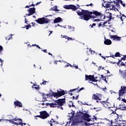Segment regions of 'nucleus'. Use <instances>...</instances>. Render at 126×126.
Segmentation results:
<instances>
[{
  "instance_id": "f257e3e1",
  "label": "nucleus",
  "mask_w": 126,
  "mask_h": 126,
  "mask_svg": "<svg viewBox=\"0 0 126 126\" xmlns=\"http://www.w3.org/2000/svg\"><path fill=\"white\" fill-rule=\"evenodd\" d=\"M76 12L78 15L81 16V18H80L81 19H83L86 21H88V20H90L91 18H96V16H100L101 18H103V19H105V17L103 14L97 11L90 12L87 10L80 9V10H78ZM93 14H94L95 16H92Z\"/></svg>"
},
{
  "instance_id": "f03ea898",
  "label": "nucleus",
  "mask_w": 126,
  "mask_h": 126,
  "mask_svg": "<svg viewBox=\"0 0 126 126\" xmlns=\"http://www.w3.org/2000/svg\"><path fill=\"white\" fill-rule=\"evenodd\" d=\"M80 115H83V119L87 122H91V121H93L94 119L96 120L95 116H93V118H89L90 117H91V116L87 113H83V112H80Z\"/></svg>"
},
{
  "instance_id": "7ed1b4c3",
  "label": "nucleus",
  "mask_w": 126,
  "mask_h": 126,
  "mask_svg": "<svg viewBox=\"0 0 126 126\" xmlns=\"http://www.w3.org/2000/svg\"><path fill=\"white\" fill-rule=\"evenodd\" d=\"M36 22L38 23V24H48L49 23L50 20H48L44 17L42 18H38L37 20H35Z\"/></svg>"
},
{
  "instance_id": "20e7f679",
  "label": "nucleus",
  "mask_w": 126,
  "mask_h": 126,
  "mask_svg": "<svg viewBox=\"0 0 126 126\" xmlns=\"http://www.w3.org/2000/svg\"><path fill=\"white\" fill-rule=\"evenodd\" d=\"M64 8L65 9H72L73 11H75V10H77L79 8V5L76 6L73 4H70V5H65L64 6Z\"/></svg>"
},
{
  "instance_id": "39448f33",
  "label": "nucleus",
  "mask_w": 126,
  "mask_h": 126,
  "mask_svg": "<svg viewBox=\"0 0 126 126\" xmlns=\"http://www.w3.org/2000/svg\"><path fill=\"white\" fill-rule=\"evenodd\" d=\"M54 102L55 104H57V105H59V106H63V104L65 103V99H58L57 100H55Z\"/></svg>"
},
{
  "instance_id": "423d86ee",
  "label": "nucleus",
  "mask_w": 126,
  "mask_h": 126,
  "mask_svg": "<svg viewBox=\"0 0 126 126\" xmlns=\"http://www.w3.org/2000/svg\"><path fill=\"white\" fill-rule=\"evenodd\" d=\"M105 7L107 8H109V7H112V9H116V5L114 4V1H108L107 3L105 4Z\"/></svg>"
},
{
  "instance_id": "0eeeda50",
  "label": "nucleus",
  "mask_w": 126,
  "mask_h": 126,
  "mask_svg": "<svg viewBox=\"0 0 126 126\" xmlns=\"http://www.w3.org/2000/svg\"><path fill=\"white\" fill-rule=\"evenodd\" d=\"M126 87L122 86L121 90L119 91V96L120 97L124 96V94H126Z\"/></svg>"
},
{
  "instance_id": "6e6552de",
  "label": "nucleus",
  "mask_w": 126,
  "mask_h": 126,
  "mask_svg": "<svg viewBox=\"0 0 126 126\" xmlns=\"http://www.w3.org/2000/svg\"><path fill=\"white\" fill-rule=\"evenodd\" d=\"M85 80H91V81H92L93 82H96V81H97V80H96L95 79V77H94V75H85Z\"/></svg>"
},
{
  "instance_id": "1a4fd4ad",
  "label": "nucleus",
  "mask_w": 126,
  "mask_h": 126,
  "mask_svg": "<svg viewBox=\"0 0 126 126\" xmlns=\"http://www.w3.org/2000/svg\"><path fill=\"white\" fill-rule=\"evenodd\" d=\"M40 115H41V118L43 120L45 119H47L48 117H50V115H49V113H47V111H43L40 112Z\"/></svg>"
},
{
  "instance_id": "9d476101",
  "label": "nucleus",
  "mask_w": 126,
  "mask_h": 126,
  "mask_svg": "<svg viewBox=\"0 0 126 126\" xmlns=\"http://www.w3.org/2000/svg\"><path fill=\"white\" fill-rule=\"evenodd\" d=\"M65 94V92L63 90L61 91H58L57 93H55V96L56 98H59V97H61V96H63Z\"/></svg>"
},
{
  "instance_id": "9b49d317",
  "label": "nucleus",
  "mask_w": 126,
  "mask_h": 126,
  "mask_svg": "<svg viewBox=\"0 0 126 126\" xmlns=\"http://www.w3.org/2000/svg\"><path fill=\"white\" fill-rule=\"evenodd\" d=\"M35 7H32L30 8L28 10V11H29V14H26V15H27V16H30V15H33L34 13H35Z\"/></svg>"
},
{
  "instance_id": "f8f14e48",
  "label": "nucleus",
  "mask_w": 126,
  "mask_h": 126,
  "mask_svg": "<svg viewBox=\"0 0 126 126\" xmlns=\"http://www.w3.org/2000/svg\"><path fill=\"white\" fill-rule=\"evenodd\" d=\"M60 22H63V19L61 17H58L55 18L53 21V23H60Z\"/></svg>"
},
{
  "instance_id": "ddd939ff",
  "label": "nucleus",
  "mask_w": 126,
  "mask_h": 126,
  "mask_svg": "<svg viewBox=\"0 0 126 126\" xmlns=\"http://www.w3.org/2000/svg\"><path fill=\"white\" fill-rule=\"evenodd\" d=\"M14 104L15 106V107H22V103L21 102L18 101V100H16L14 102Z\"/></svg>"
},
{
  "instance_id": "4468645a",
  "label": "nucleus",
  "mask_w": 126,
  "mask_h": 126,
  "mask_svg": "<svg viewBox=\"0 0 126 126\" xmlns=\"http://www.w3.org/2000/svg\"><path fill=\"white\" fill-rule=\"evenodd\" d=\"M110 38L114 40H117V41H121V37H119L118 35H110Z\"/></svg>"
},
{
  "instance_id": "2eb2a0df",
  "label": "nucleus",
  "mask_w": 126,
  "mask_h": 126,
  "mask_svg": "<svg viewBox=\"0 0 126 126\" xmlns=\"http://www.w3.org/2000/svg\"><path fill=\"white\" fill-rule=\"evenodd\" d=\"M56 105H57V103H54V102H52V103H46V106H50V108H56V107H57V106H56Z\"/></svg>"
},
{
  "instance_id": "dca6fc26",
  "label": "nucleus",
  "mask_w": 126,
  "mask_h": 126,
  "mask_svg": "<svg viewBox=\"0 0 126 126\" xmlns=\"http://www.w3.org/2000/svg\"><path fill=\"white\" fill-rule=\"evenodd\" d=\"M50 125L51 126H56V125H58V122H56L54 119H52L50 121Z\"/></svg>"
},
{
  "instance_id": "f3484780",
  "label": "nucleus",
  "mask_w": 126,
  "mask_h": 126,
  "mask_svg": "<svg viewBox=\"0 0 126 126\" xmlns=\"http://www.w3.org/2000/svg\"><path fill=\"white\" fill-rule=\"evenodd\" d=\"M120 1V0H114L113 2L114 4H115V6L116 5V7H118V8H120V4L119 3V2Z\"/></svg>"
},
{
  "instance_id": "a211bd4d",
  "label": "nucleus",
  "mask_w": 126,
  "mask_h": 126,
  "mask_svg": "<svg viewBox=\"0 0 126 126\" xmlns=\"http://www.w3.org/2000/svg\"><path fill=\"white\" fill-rule=\"evenodd\" d=\"M104 43L105 45H112V41L110 39H105Z\"/></svg>"
},
{
  "instance_id": "6ab92c4d",
  "label": "nucleus",
  "mask_w": 126,
  "mask_h": 126,
  "mask_svg": "<svg viewBox=\"0 0 126 126\" xmlns=\"http://www.w3.org/2000/svg\"><path fill=\"white\" fill-rule=\"evenodd\" d=\"M92 98L94 99V100H101V99L99 98V96L96 94H93Z\"/></svg>"
},
{
  "instance_id": "aec40b11",
  "label": "nucleus",
  "mask_w": 126,
  "mask_h": 126,
  "mask_svg": "<svg viewBox=\"0 0 126 126\" xmlns=\"http://www.w3.org/2000/svg\"><path fill=\"white\" fill-rule=\"evenodd\" d=\"M50 10H53L54 11H59V9H58V7L57 6V5L51 8Z\"/></svg>"
},
{
  "instance_id": "412c9836",
  "label": "nucleus",
  "mask_w": 126,
  "mask_h": 126,
  "mask_svg": "<svg viewBox=\"0 0 126 126\" xmlns=\"http://www.w3.org/2000/svg\"><path fill=\"white\" fill-rule=\"evenodd\" d=\"M39 86H38L37 85H35V84H34L32 87V88H34V89H35L36 90H39V89H40V87H39Z\"/></svg>"
},
{
  "instance_id": "4be33fe9",
  "label": "nucleus",
  "mask_w": 126,
  "mask_h": 126,
  "mask_svg": "<svg viewBox=\"0 0 126 126\" xmlns=\"http://www.w3.org/2000/svg\"><path fill=\"white\" fill-rule=\"evenodd\" d=\"M49 96H51V97L54 96V97H56V93L51 92V93H49Z\"/></svg>"
},
{
  "instance_id": "5701e85b",
  "label": "nucleus",
  "mask_w": 126,
  "mask_h": 126,
  "mask_svg": "<svg viewBox=\"0 0 126 126\" xmlns=\"http://www.w3.org/2000/svg\"><path fill=\"white\" fill-rule=\"evenodd\" d=\"M107 15V18H109V20H111V19H112V13L108 12Z\"/></svg>"
},
{
  "instance_id": "b1692460",
  "label": "nucleus",
  "mask_w": 126,
  "mask_h": 126,
  "mask_svg": "<svg viewBox=\"0 0 126 126\" xmlns=\"http://www.w3.org/2000/svg\"><path fill=\"white\" fill-rule=\"evenodd\" d=\"M45 94L44 93H43V99H42V102H45V101H48V100H47V97H46V96H45Z\"/></svg>"
},
{
  "instance_id": "393cba45",
  "label": "nucleus",
  "mask_w": 126,
  "mask_h": 126,
  "mask_svg": "<svg viewBox=\"0 0 126 126\" xmlns=\"http://www.w3.org/2000/svg\"><path fill=\"white\" fill-rule=\"evenodd\" d=\"M114 57L116 58H118L119 57H121V53L120 52H117L115 53Z\"/></svg>"
},
{
  "instance_id": "a878e982",
  "label": "nucleus",
  "mask_w": 126,
  "mask_h": 126,
  "mask_svg": "<svg viewBox=\"0 0 126 126\" xmlns=\"http://www.w3.org/2000/svg\"><path fill=\"white\" fill-rule=\"evenodd\" d=\"M70 103H71V104H69L68 106L69 107V108H71V107H75V106L74 105H73V102L71 101H69Z\"/></svg>"
},
{
  "instance_id": "bb28decb",
  "label": "nucleus",
  "mask_w": 126,
  "mask_h": 126,
  "mask_svg": "<svg viewBox=\"0 0 126 126\" xmlns=\"http://www.w3.org/2000/svg\"><path fill=\"white\" fill-rule=\"evenodd\" d=\"M12 121H15V122H16V121H20V122H22V119L20 118H15L14 119H12Z\"/></svg>"
},
{
  "instance_id": "cd10ccee",
  "label": "nucleus",
  "mask_w": 126,
  "mask_h": 126,
  "mask_svg": "<svg viewBox=\"0 0 126 126\" xmlns=\"http://www.w3.org/2000/svg\"><path fill=\"white\" fill-rule=\"evenodd\" d=\"M43 82L40 83L41 85H46V83H48V81H44V79L42 80Z\"/></svg>"
},
{
  "instance_id": "c85d7f7f",
  "label": "nucleus",
  "mask_w": 126,
  "mask_h": 126,
  "mask_svg": "<svg viewBox=\"0 0 126 126\" xmlns=\"http://www.w3.org/2000/svg\"><path fill=\"white\" fill-rule=\"evenodd\" d=\"M25 27H26V29H27V30H28L29 28H31V25L29 24L28 25H26Z\"/></svg>"
},
{
  "instance_id": "c756f323",
  "label": "nucleus",
  "mask_w": 126,
  "mask_h": 126,
  "mask_svg": "<svg viewBox=\"0 0 126 126\" xmlns=\"http://www.w3.org/2000/svg\"><path fill=\"white\" fill-rule=\"evenodd\" d=\"M126 66V64L125 63H123V62H121V63L119 65V66Z\"/></svg>"
},
{
  "instance_id": "7c9ffc66",
  "label": "nucleus",
  "mask_w": 126,
  "mask_h": 126,
  "mask_svg": "<svg viewBox=\"0 0 126 126\" xmlns=\"http://www.w3.org/2000/svg\"><path fill=\"white\" fill-rule=\"evenodd\" d=\"M76 90H78V88L70 90V92H73V91H76Z\"/></svg>"
},
{
  "instance_id": "2f4dec72",
  "label": "nucleus",
  "mask_w": 126,
  "mask_h": 126,
  "mask_svg": "<svg viewBox=\"0 0 126 126\" xmlns=\"http://www.w3.org/2000/svg\"><path fill=\"white\" fill-rule=\"evenodd\" d=\"M90 51L91 52V54H92V55H94V54H95V51L91 50V49H90Z\"/></svg>"
},
{
  "instance_id": "473e14b6",
  "label": "nucleus",
  "mask_w": 126,
  "mask_h": 126,
  "mask_svg": "<svg viewBox=\"0 0 126 126\" xmlns=\"http://www.w3.org/2000/svg\"><path fill=\"white\" fill-rule=\"evenodd\" d=\"M63 38H65V39H67V40H69V37L67 35H63Z\"/></svg>"
},
{
  "instance_id": "72a5a7b5",
  "label": "nucleus",
  "mask_w": 126,
  "mask_h": 126,
  "mask_svg": "<svg viewBox=\"0 0 126 126\" xmlns=\"http://www.w3.org/2000/svg\"><path fill=\"white\" fill-rule=\"evenodd\" d=\"M3 51V47L1 46V45H0V53H1Z\"/></svg>"
},
{
  "instance_id": "f704fd0d",
  "label": "nucleus",
  "mask_w": 126,
  "mask_h": 126,
  "mask_svg": "<svg viewBox=\"0 0 126 126\" xmlns=\"http://www.w3.org/2000/svg\"><path fill=\"white\" fill-rule=\"evenodd\" d=\"M82 90H84V88H80L79 90L77 91V93H79V92H80V91H81Z\"/></svg>"
},
{
  "instance_id": "c9c22d12",
  "label": "nucleus",
  "mask_w": 126,
  "mask_h": 126,
  "mask_svg": "<svg viewBox=\"0 0 126 126\" xmlns=\"http://www.w3.org/2000/svg\"><path fill=\"white\" fill-rule=\"evenodd\" d=\"M12 38V34H11L10 35V37H8V38H6V40H10V39H11Z\"/></svg>"
},
{
  "instance_id": "e433bc0d",
  "label": "nucleus",
  "mask_w": 126,
  "mask_h": 126,
  "mask_svg": "<svg viewBox=\"0 0 126 126\" xmlns=\"http://www.w3.org/2000/svg\"><path fill=\"white\" fill-rule=\"evenodd\" d=\"M94 22H99V21H101V19H95L94 20Z\"/></svg>"
},
{
  "instance_id": "4c0bfd02",
  "label": "nucleus",
  "mask_w": 126,
  "mask_h": 126,
  "mask_svg": "<svg viewBox=\"0 0 126 126\" xmlns=\"http://www.w3.org/2000/svg\"><path fill=\"white\" fill-rule=\"evenodd\" d=\"M118 61H118V62H117L116 63H117V65H118L119 66H120V63L121 62H122V61H121L120 59H118Z\"/></svg>"
},
{
  "instance_id": "58836bf2",
  "label": "nucleus",
  "mask_w": 126,
  "mask_h": 126,
  "mask_svg": "<svg viewBox=\"0 0 126 126\" xmlns=\"http://www.w3.org/2000/svg\"><path fill=\"white\" fill-rule=\"evenodd\" d=\"M35 117V118H40V119H42V115L41 114L40 115H36Z\"/></svg>"
},
{
  "instance_id": "ea45409f",
  "label": "nucleus",
  "mask_w": 126,
  "mask_h": 126,
  "mask_svg": "<svg viewBox=\"0 0 126 126\" xmlns=\"http://www.w3.org/2000/svg\"><path fill=\"white\" fill-rule=\"evenodd\" d=\"M106 58H113V59H115V56L114 55H110V56H106Z\"/></svg>"
},
{
  "instance_id": "a19ab883",
  "label": "nucleus",
  "mask_w": 126,
  "mask_h": 126,
  "mask_svg": "<svg viewBox=\"0 0 126 126\" xmlns=\"http://www.w3.org/2000/svg\"><path fill=\"white\" fill-rule=\"evenodd\" d=\"M117 115V118L115 119V122H118V119H119V115L116 114Z\"/></svg>"
},
{
  "instance_id": "79ce46f5",
  "label": "nucleus",
  "mask_w": 126,
  "mask_h": 126,
  "mask_svg": "<svg viewBox=\"0 0 126 126\" xmlns=\"http://www.w3.org/2000/svg\"><path fill=\"white\" fill-rule=\"evenodd\" d=\"M102 26V22H100V23L98 24V28H100Z\"/></svg>"
},
{
  "instance_id": "37998d69",
  "label": "nucleus",
  "mask_w": 126,
  "mask_h": 126,
  "mask_svg": "<svg viewBox=\"0 0 126 126\" xmlns=\"http://www.w3.org/2000/svg\"><path fill=\"white\" fill-rule=\"evenodd\" d=\"M14 120H12V119L11 123L13 124L14 125H17V123H16V122H14Z\"/></svg>"
},
{
  "instance_id": "c03bdc74",
  "label": "nucleus",
  "mask_w": 126,
  "mask_h": 126,
  "mask_svg": "<svg viewBox=\"0 0 126 126\" xmlns=\"http://www.w3.org/2000/svg\"><path fill=\"white\" fill-rule=\"evenodd\" d=\"M102 79L103 80L105 81V82H108V81H107V79L106 78V77H104V78H103Z\"/></svg>"
},
{
  "instance_id": "a18cd8bd",
  "label": "nucleus",
  "mask_w": 126,
  "mask_h": 126,
  "mask_svg": "<svg viewBox=\"0 0 126 126\" xmlns=\"http://www.w3.org/2000/svg\"><path fill=\"white\" fill-rule=\"evenodd\" d=\"M102 26V27H106L107 25H106L105 24H104V23H103L102 24V26Z\"/></svg>"
},
{
  "instance_id": "49530a36",
  "label": "nucleus",
  "mask_w": 126,
  "mask_h": 126,
  "mask_svg": "<svg viewBox=\"0 0 126 126\" xmlns=\"http://www.w3.org/2000/svg\"><path fill=\"white\" fill-rule=\"evenodd\" d=\"M69 65H70L69 63H67V64L65 65L64 66H65V67H68V66H69Z\"/></svg>"
},
{
  "instance_id": "de8ad7c7",
  "label": "nucleus",
  "mask_w": 126,
  "mask_h": 126,
  "mask_svg": "<svg viewBox=\"0 0 126 126\" xmlns=\"http://www.w3.org/2000/svg\"><path fill=\"white\" fill-rule=\"evenodd\" d=\"M120 61L122 62V61H126V58L124 57H123L121 59Z\"/></svg>"
},
{
  "instance_id": "09e8293b",
  "label": "nucleus",
  "mask_w": 126,
  "mask_h": 126,
  "mask_svg": "<svg viewBox=\"0 0 126 126\" xmlns=\"http://www.w3.org/2000/svg\"><path fill=\"white\" fill-rule=\"evenodd\" d=\"M96 26V24L95 23H93L91 27V28H93V26Z\"/></svg>"
},
{
  "instance_id": "8fccbe9b",
  "label": "nucleus",
  "mask_w": 126,
  "mask_h": 126,
  "mask_svg": "<svg viewBox=\"0 0 126 126\" xmlns=\"http://www.w3.org/2000/svg\"><path fill=\"white\" fill-rule=\"evenodd\" d=\"M59 108H60L61 110H63V107H61V105L58 106V108L59 109Z\"/></svg>"
},
{
  "instance_id": "3c124183",
  "label": "nucleus",
  "mask_w": 126,
  "mask_h": 126,
  "mask_svg": "<svg viewBox=\"0 0 126 126\" xmlns=\"http://www.w3.org/2000/svg\"><path fill=\"white\" fill-rule=\"evenodd\" d=\"M41 51H42V52H44V53H48V52H47V49L41 50Z\"/></svg>"
},
{
  "instance_id": "603ef678",
  "label": "nucleus",
  "mask_w": 126,
  "mask_h": 126,
  "mask_svg": "<svg viewBox=\"0 0 126 126\" xmlns=\"http://www.w3.org/2000/svg\"><path fill=\"white\" fill-rule=\"evenodd\" d=\"M122 101H123V102H124V103H126V99L125 98H123L122 99Z\"/></svg>"
},
{
  "instance_id": "864d4df0",
  "label": "nucleus",
  "mask_w": 126,
  "mask_h": 126,
  "mask_svg": "<svg viewBox=\"0 0 126 126\" xmlns=\"http://www.w3.org/2000/svg\"><path fill=\"white\" fill-rule=\"evenodd\" d=\"M0 63H1V65H2V63H3V61L1 60V59H0Z\"/></svg>"
},
{
  "instance_id": "5fc2aeb1",
  "label": "nucleus",
  "mask_w": 126,
  "mask_h": 126,
  "mask_svg": "<svg viewBox=\"0 0 126 126\" xmlns=\"http://www.w3.org/2000/svg\"><path fill=\"white\" fill-rule=\"evenodd\" d=\"M101 69H102V66L98 67V70H101Z\"/></svg>"
},
{
  "instance_id": "6e6d98bb",
  "label": "nucleus",
  "mask_w": 126,
  "mask_h": 126,
  "mask_svg": "<svg viewBox=\"0 0 126 126\" xmlns=\"http://www.w3.org/2000/svg\"><path fill=\"white\" fill-rule=\"evenodd\" d=\"M36 48H38V49H41V50H42V48H41V47H40L38 45H36Z\"/></svg>"
},
{
  "instance_id": "4d7b16f0",
  "label": "nucleus",
  "mask_w": 126,
  "mask_h": 126,
  "mask_svg": "<svg viewBox=\"0 0 126 126\" xmlns=\"http://www.w3.org/2000/svg\"><path fill=\"white\" fill-rule=\"evenodd\" d=\"M41 2H41V1L37 2L35 4V5H38V4H40V3H41Z\"/></svg>"
},
{
  "instance_id": "13d9d810",
  "label": "nucleus",
  "mask_w": 126,
  "mask_h": 126,
  "mask_svg": "<svg viewBox=\"0 0 126 126\" xmlns=\"http://www.w3.org/2000/svg\"><path fill=\"white\" fill-rule=\"evenodd\" d=\"M121 20H122V21H124V20H123V17L122 16H120V18Z\"/></svg>"
},
{
  "instance_id": "bf43d9fd",
  "label": "nucleus",
  "mask_w": 126,
  "mask_h": 126,
  "mask_svg": "<svg viewBox=\"0 0 126 126\" xmlns=\"http://www.w3.org/2000/svg\"><path fill=\"white\" fill-rule=\"evenodd\" d=\"M119 2H120L121 4H122L123 3V1L122 0H119Z\"/></svg>"
},
{
  "instance_id": "052dcab7",
  "label": "nucleus",
  "mask_w": 126,
  "mask_h": 126,
  "mask_svg": "<svg viewBox=\"0 0 126 126\" xmlns=\"http://www.w3.org/2000/svg\"><path fill=\"white\" fill-rule=\"evenodd\" d=\"M29 7H31V6H30V5H27V6H26V8H29Z\"/></svg>"
},
{
  "instance_id": "680f3d73",
  "label": "nucleus",
  "mask_w": 126,
  "mask_h": 126,
  "mask_svg": "<svg viewBox=\"0 0 126 126\" xmlns=\"http://www.w3.org/2000/svg\"><path fill=\"white\" fill-rule=\"evenodd\" d=\"M70 40H71L72 41L73 40H74V38H72L69 37V41H70Z\"/></svg>"
},
{
  "instance_id": "e2e57ef3",
  "label": "nucleus",
  "mask_w": 126,
  "mask_h": 126,
  "mask_svg": "<svg viewBox=\"0 0 126 126\" xmlns=\"http://www.w3.org/2000/svg\"><path fill=\"white\" fill-rule=\"evenodd\" d=\"M121 14V16L122 17H126V15H125V14Z\"/></svg>"
},
{
  "instance_id": "0e129e2a",
  "label": "nucleus",
  "mask_w": 126,
  "mask_h": 126,
  "mask_svg": "<svg viewBox=\"0 0 126 126\" xmlns=\"http://www.w3.org/2000/svg\"><path fill=\"white\" fill-rule=\"evenodd\" d=\"M54 63L55 64H58V61H55V62H54Z\"/></svg>"
},
{
  "instance_id": "69168bd1",
  "label": "nucleus",
  "mask_w": 126,
  "mask_h": 126,
  "mask_svg": "<svg viewBox=\"0 0 126 126\" xmlns=\"http://www.w3.org/2000/svg\"><path fill=\"white\" fill-rule=\"evenodd\" d=\"M41 105H42V106H45V105H46V103H40Z\"/></svg>"
},
{
  "instance_id": "338daca9",
  "label": "nucleus",
  "mask_w": 126,
  "mask_h": 126,
  "mask_svg": "<svg viewBox=\"0 0 126 126\" xmlns=\"http://www.w3.org/2000/svg\"><path fill=\"white\" fill-rule=\"evenodd\" d=\"M30 6H35V4H32L31 5H30Z\"/></svg>"
},
{
  "instance_id": "774afa93",
  "label": "nucleus",
  "mask_w": 126,
  "mask_h": 126,
  "mask_svg": "<svg viewBox=\"0 0 126 126\" xmlns=\"http://www.w3.org/2000/svg\"><path fill=\"white\" fill-rule=\"evenodd\" d=\"M121 17V16L117 15L116 16V18H120Z\"/></svg>"
}]
</instances>
